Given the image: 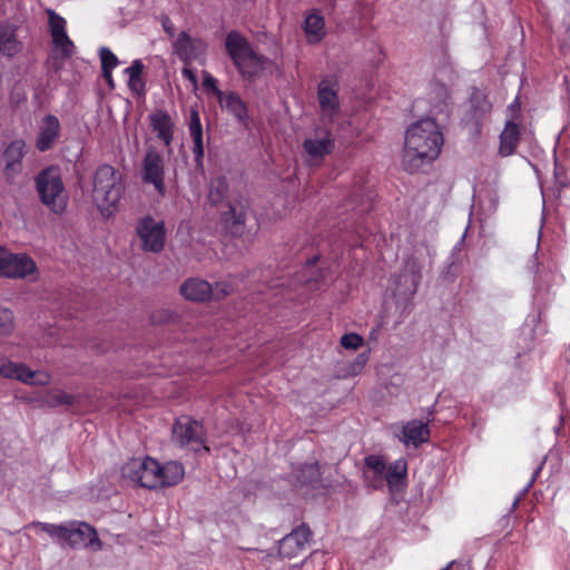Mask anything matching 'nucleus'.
Masks as SVG:
<instances>
[{
  "mask_svg": "<svg viewBox=\"0 0 570 570\" xmlns=\"http://www.w3.org/2000/svg\"><path fill=\"white\" fill-rule=\"evenodd\" d=\"M397 429L395 436L406 448H420L423 443H426L430 439V429L428 423L420 420H411L405 423L394 425Z\"/></svg>",
  "mask_w": 570,
  "mask_h": 570,
  "instance_id": "obj_12",
  "label": "nucleus"
},
{
  "mask_svg": "<svg viewBox=\"0 0 570 570\" xmlns=\"http://www.w3.org/2000/svg\"><path fill=\"white\" fill-rule=\"evenodd\" d=\"M303 149L306 153V164L308 166L320 165L326 155L332 154L334 149V139L327 131L322 138H307L303 142Z\"/></svg>",
  "mask_w": 570,
  "mask_h": 570,
  "instance_id": "obj_15",
  "label": "nucleus"
},
{
  "mask_svg": "<svg viewBox=\"0 0 570 570\" xmlns=\"http://www.w3.org/2000/svg\"><path fill=\"white\" fill-rule=\"evenodd\" d=\"M377 332H379V330H373V331H371V333H370V340H375V338H376V335H377Z\"/></svg>",
  "mask_w": 570,
  "mask_h": 570,
  "instance_id": "obj_53",
  "label": "nucleus"
},
{
  "mask_svg": "<svg viewBox=\"0 0 570 570\" xmlns=\"http://www.w3.org/2000/svg\"><path fill=\"white\" fill-rule=\"evenodd\" d=\"M14 330V317L11 309L0 306V335H10Z\"/></svg>",
  "mask_w": 570,
  "mask_h": 570,
  "instance_id": "obj_35",
  "label": "nucleus"
},
{
  "mask_svg": "<svg viewBox=\"0 0 570 570\" xmlns=\"http://www.w3.org/2000/svg\"><path fill=\"white\" fill-rule=\"evenodd\" d=\"M99 58L101 70H114L119 65L117 56L107 47L99 49Z\"/></svg>",
  "mask_w": 570,
  "mask_h": 570,
  "instance_id": "obj_36",
  "label": "nucleus"
},
{
  "mask_svg": "<svg viewBox=\"0 0 570 570\" xmlns=\"http://www.w3.org/2000/svg\"><path fill=\"white\" fill-rule=\"evenodd\" d=\"M407 475V461L404 458H400L387 465L385 478L386 485L391 491L399 489L404 484Z\"/></svg>",
  "mask_w": 570,
  "mask_h": 570,
  "instance_id": "obj_24",
  "label": "nucleus"
},
{
  "mask_svg": "<svg viewBox=\"0 0 570 570\" xmlns=\"http://www.w3.org/2000/svg\"><path fill=\"white\" fill-rule=\"evenodd\" d=\"M544 462H546V459H543L539 465L534 469V471L532 472V475H531V479L529 480V482L523 487V489L519 492V494L515 497V499L513 500L512 502V509H515L517 505L519 504L521 498L523 495H525L529 490L533 487V483L535 482L537 478L540 475L541 471H542V468L544 465Z\"/></svg>",
  "mask_w": 570,
  "mask_h": 570,
  "instance_id": "obj_41",
  "label": "nucleus"
},
{
  "mask_svg": "<svg viewBox=\"0 0 570 570\" xmlns=\"http://www.w3.org/2000/svg\"><path fill=\"white\" fill-rule=\"evenodd\" d=\"M444 142L443 134L432 117L421 118L405 131L403 165L407 171H416L435 160Z\"/></svg>",
  "mask_w": 570,
  "mask_h": 570,
  "instance_id": "obj_1",
  "label": "nucleus"
},
{
  "mask_svg": "<svg viewBox=\"0 0 570 570\" xmlns=\"http://www.w3.org/2000/svg\"><path fill=\"white\" fill-rule=\"evenodd\" d=\"M47 14L49 18V32L51 37L68 35L66 31L67 22L63 17L52 9H48Z\"/></svg>",
  "mask_w": 570,
  "mask_h": 570,
  "instance_id": "obj_32",
  "label": "nucleus"
},
{
  "mask_svg": "<svg viewBox=\"0 0 570 570\" xmlns=\"http://www.w3.org/2000/svg\"><path fill=\"white\" fill-rule=\"evenodd\" d=\"M302 551L303 549H301L299 543H297L289 533L278 542V553L282 558L292 559L297 557Z\"/></svg>",
  "mask_w": 570,
  "mask_h": 570,
  "instance_id": "obj_31",
  "label": "nucleus"
},
{
  "mask_svg": "<svg viewBox=\"0 0 570 570\" xmlns=\"http://www.w3.org/2000/svg\"><path fill=\"white\" fill-rule=\"evenodd\" d=\"M326 464L320 465L318 462L305 463L294 470L296 482L301 487H309L312 489H326L331 482L323 475Z\"/></svg>",
  "mask_w": 570,
  "mask_h": 570,
  "instance_id": "obj_13",
  "label": "nucleus"
},
{
  "mask_svg": "<svg viewBox=\"0 0 570 570\" xmlns=\"http://www.w3.org/2000/svg\"><path fill=\"white\" fill-rule=\"evenodd\" d=\"M180 294L188 301L203 303L210 299L213 285L205 279L191 277L180 285Z\"/></svg>",
  "mask_w": 570,
  "mask_h": 570,
  "instance_id": "obj_20",
  "label": "nucleus"
},
{
  "mask_svg": "<svg viewBox=\"0 0 570 570\" xmlns=\"http://www.w3.org/2000/svg\"><path fill=\"white\" fill-rule=\"evenodd\" d=\"M364 344V338L357 333H346L341 337V345L346 350H357Z\"/></svg>",
  "mask_w": 570,
  "mask_h": 570,
  "instance_id": "obj_42",
  "label": "nucleus"
},
{
  "mask_svg": "<svg viewBox=\"0 0 570 570\" xmlns=\"http://www.w3.org/2000/svg\"><path fill=\"white\" fill-rule=\"evenodd\" d=\"M220 107L232 114L239 122H246L248 118L247 107L238 94L234 91L224 94L223 105H220Z\"/></svg>",
  "mask_w": 570,
  "mask_h": 570,
  "instance_id": "obj_27",
  "label": "nucleus"
},
{
  "mask_svg": "<svg viewBox=\"0 0 570 570\" xmlns=\"http://www.w3.org/2000/svg\"><path fill=\"white\" fill-rule=\"evenodd\" d=\"M144 71V63L140 59H136L129 67L125 69L128 76V87L131 91L140 94L145 89V82L141 78Z\"/></svg>",
  "mask_w": 570,
  "mask_h": 570,
  "instance_id": "obj_28",
  "label": "nucleus"
},
{
  "mask_svg": "<svg viewBox=\"0 0 570 570\" xmlns=\"http://www.w3.org/2000/svg\"><path fill=\"white\" fill-rule=\"evenodd\" d=\"M41 202L53 213L61 214L68 204V194L58 169L50 167L42 170L36 179Z\"/></svg>",
  "mask_w": 570,
  "mask_h": 570,
  "instance_id": "obj_6",
  "label": "nucleus"
},
{
  "mask_svg": "<svg viewBox=\"0 0 570 570\" xmlns=\"http://www.w3.org/2000/svg\"><path fill=\"white\" fill-rule=\"evenodd\" d=\"M181 75H183V77H184L186 80L190 81L193 85H195V86L197 85V78H196V75H195V72H194L191 69H189V68H184V69L181 70Z\"/></svg>",
  "mask_w": 570,
  "mask_h": 570,
  "instance_id": "obj_48",
  "label": "nucleus"
},
{
  "mask_svg": "<svg viewBox=\"0 0 570 570\" xmlns=\"http://www.w3.org/2000/svg\"><path fill=\"white\" fill-rule=\"evenodd\" d=\"M226 52L240 77L245 80L257 78L265 69L266 58L254 50L249 41L237 30L225 37Z\"/></svg>",
  "mask_w": 570,
  "mask_h": 570,
  "instance_id": "obj_5",
  "label": "nucleus"
},
{
  "mask_svg": "<svg viewBox=\"0 0 570 570\" xmlns=\"http://www.w3.org/2000/svg\"><path fill=\"white\" fill-rule=\"evenodd\" d=\"M303 30L309 43H318L325 36L324 18L316 11L309 12L305 17Z\"/></svg>",
  "mask_w": 570,
  "mask_h": 570,
  "instance_id": "obj_23",
  "label": "nucleus"
},
{
  "mask_svg": "<svg viewBox=\"0 0 570 570\" xmlns=\"http://www.w3.org/2000/svg\"><path fill=\"white\" fill-rule=\"evenodd\" d=\"M26 153V142L22 139L11 141L3 153L6 161L4 174L8 180H12L21 171V160Z\"/></svg>",
  "mask_w": 570,
  "mask_h": 570,
  "instance_id": "obj_19",
  "label": "nucleus"
},
{
  "mask_svg": "<svg viewBox=\"0 0 570 570\" xmlns=\"http://www.w3.org/2000/svg\"><path fill=\"white\" fill-rule=\"evenodd\" d=\"M101 73L106 82L114 88L112 70H101Z\"/></svg>",
  "mask_w": 570,
  "mask_h": 570,
  "instance_id": "obj_49",
  "label": "nucleus"
},
{
  "mask_svg": "<svg viewBox=\"0 0 570 570\" xmlns=\"http://www.w3.org/2000/svg\"><path fill=\"white\" fill-rule=\"evenodd\" d=\"M222 220L225 229L233 236L242 235L246 220L245 206L238 208L236 205L229 204L228 210L222 215Z\"/></svg>",
  "mask_w": 570,
  "mask_h": 570,
  "instance_id": "obj_21",
  "label": "nucleus"
},
{
  "mask_svg": "<svg viewBox=\"0 0 570 570\" xmlns=\"http://www.w3.org/2000/svg\"><path fill=\"white\" fill-rule=\"evenodd\" d=\"M136 230L144 250L151 253L163 250L166 237L164 222H157L147 215L137 222Z\"/></svg>",
  "mask_w": 570,
  "mask_h": 570,
  "instance_id": "obj_10",
  "label": "nucleus"
},
{
  "mask_svg": "<svg viewBox=\"0 0 570 570\" xmlns=\"http://www.w3.org/2000/svg\"><path fill=\"white\" fill-rule=\"evenodd\" d=\"M233 291L234 288L229 281L216 282L215 285H213V294L210 295V299L222 301L230 295Z\"/></svg>",
  "mask_w": 570,
  "mask_h": 570,
  "instance_id": "obj_37",
  "label": "nucleus"
},
{
  "mask_svg": "<svg viewBox=\"0 0 570 570\" xmlns=\"http://www.w3.org/2000/svg\"><path fill=\"white\" fill-rule=\"evenodd\" d=\"M303 282L306 283V284H309L312 282H317V279L313 278V277H308V278H304Z\"/></svg>",
  "mask_w": 570,
  "mask_h": 570,
  "instance_id": "obj_54",
  "label": "nucleus"
},
{
  "mask_svg": "<svg viewBox=\"0 0 570 570\" xmlns=\"http://www.w3.org/2000/svg\"><path fill=\"white\" fill-rule=\"evenodd\" d=\"M124 478L146 489L173 487L179 483L185 474L181 463L169 461L160 464L150 456L134 458L121 469Z\"/></svg>",
  "mask_w": 570,
  "mask_h": 570,
  "instance_id": "obj_2",
  "label": "nucleus"
},
{
  "mask_svg": "<svg viewBox=\"0 0 570 570\" xmlns=\"http://www.w3.org/2000/svg\"><path fill=\"white\" fill-rule=\"evenodd\" d=\"M188 130L190 136H203L200 116L197 109L191 108L189 114Z\"/></svg>",
  "mask_w": 570,
  "mask_h": 570,
  "instance_id": "obj_44",
  "label": "nucleus"
},
{
  "mask_svg": "<svg viewBox=\"0 0 570 570\" xmlns=\"http://www.w3.org/2000/svg\"><path fill=\"white\" fill-rule=\"evenodd\" d=\"M453 567H458V568H462V570L466 567L465 563H462V562H458L455 560L453 561H450L444 568L440 569V570H450L452 569Z\"/></svg>",
  "mask_w": 570,
  "mask_h": 570,
  "instance_id": "obj_50",
  "label": "nucleus"
},
{
  "mask_svg": "<svg viewBox=\"0 0 570 570\" xmlns=\"http://www.w3.org/2000/svg\"><path fill=\"white\" fill-rule=\"evenodd\" d=\"M37 271L35 261L26 253H12L0 245V277L23 279Z\"/></svg>",
  "mask_w": 570,
  "mask_h": 570,
  "instance_id": "obj_8",
  "label": "nucleus"
},
{
  "mask_svg": "<svg viewBox=\"0 0 570 570\" xmlns=\"http://www.w3.org/2000/svg\"><path fill=\"white\" fill-rule=\"evenodd\" d=\"M53 51V59L60 58L61 60H67L71 58L76 51V46L73 41L69 38L68 35L55 36L51 37Z\"/></svg>",
  "mask_w": 570,
  "mask_h": 570,
  "instance_id": "obj_29",
  "label": "nucleus"
},
{
  "mask_svg": "<svg viewBox=\"0 0 570 570\" xmlns=\"http://www.w3.org/2000/svg\"><path fill=\"white\" fill-rule=\"evenodd\" d=\"M193 154L195 158V163L197 166L202 165L203 157H204V142H203V136H193Z\"/></svg>",
  "mask_w": 570,
  "mask_h": 570,
  "instance_id": "obj_45",
  "label": "nucleus"
},
{
  "mask_svg": "<svg viewBox=\"0 0 570 570\" xmlns=\"http://www.w3.org/2000/svg\"><path fill=\"white\" fill-rule=\"evenodd\" d=\"M0 375L29 385H47L51 380L48 372L32 371L23 363L11 361L0 364Z\"/></svg>",
  "mask_w": 570,
  "mask_h": 570,
  "instance_id": "obj_11",
  "label": "nucleus"
},
{
  "mask_svg": "<svg viewBox=\"0 0 570 570\" xmlns=\"http://www.w3.org/2000/svg\"><path fill=\"white\" fill-rule=\"evenodd\" d=\"M141 179L155 187L160 196H165V166L163 155L154 147L146 150L141 161Z\"/></svg>",
  "mask_w": 570,
  "mask_h": 570,
  "instance_id": "obj_9",
  "label": "nucleus"
},
{
  "mask_svg": "<svg viewBox=\"0 0 570 570\" xmlns=\"http://www.w3.org/2000/svg\"><path fill=\"white\" fill-rule=\"evenodd\" d=\"M449 98V90L444 83L435 81L430 85L429 99L431 112L436 115L448 112Z\"/></svg>",
  "mask_w": 570,
  "mask_h": 570,
  "instance_id": "obj_25",
  "label": "nucleus"
},
{
  "mask_svg": "<svg viewBox=\"0 0 570 570\" xmlns=\"http://www.w3.org/2000/svg\"><path fill=\"white\" fill-rule=\"evenodd\" d=\"M228 191V184L224 177L212 180L208 191V200L217 205L224 200Z\"/></svg>",
  "mask_w": 570,
  "mask_h": 570,
  "instance_id": "obj_30",
  "label": "nucleus"
},
{
  "mask_svg": "<svg viewBox=\"0 0 570 570\" xmlns=\"http://www.w3.org/2000/svg\"><path fill=\"white\" fill-rule=\"evenodd\" d=\"M364 482L367 488L372 490H381L386 485L385 473L376 474L373 472H363Z\"/></svg>",
  "mask_w": 570,
  "mask_h": 570,
  "instance_id": "obj_40",
  "label": "nucleus"
},
{
  "mask_svg": "<svg viewBox=\"0 0 570 570\" xmlns=\"http://www.w3.org/2000/svg\"><path fill=\"white\" fill-rule=\"evenodd\" d=\"M33 527L49 534L62 548H94L99 550L101 542L94 527L82 521H70L55 524L35 522Z\"/></svg>",
  "mask_w": 570,
  "mask_h": 570,
  "instance_id": "obj_4",
  "label": "nucleus"
},
{
  "mask_svg": "<svg viewBox=\"0 0 570 570\" xmlns=\"http://www.w3.org/2000/svg\"><path fill=\"white\" fill-rule=\"evenodd\" d=\"M21 45L17 40L16 28L10 24H0V52L12 58L20 51Z\"/></svg>",
  "mask_w": 570,
  "mask_h": 570,
  "instance_id": "obj_26",
  "label": "nucleus"
},
{
  "mask_svg": "<svg viewBox=\"0 0 570 570\" xmlns=\"http://www.w3.org/2000/svg\"><path fill=\"white\" fill-rule=\"evenodd\" d=\"M364 471L382 474L386 472L387 465L383 456L377 454L367 455L364 460Z\"/></svg>",
  "mask_w": 570,
  "mask_h": 570,
  "instance_id": "obj_34",
  "label": "nucleus"
},
{
  "mask_svg": "<svg viewBox=\"0 0 570 570\" xmlns=\"http://www.w3.org/2000/svg\"><path fill=\"white\" fill-rule=\"evenodd\" d=\"M173 47L181 61L190 63L205 51L206 46L202 39L191 38L187 31H181Z\"/></svg>",
  "mask_w": 570,
  "mask_h": 570,
  "instance_id": "obj_16",
  "label": "nucleus"
},
{
  "mask_svg": "<svg viewBox=\"0 0 570 570\" xmlns=\"http://www.w3.org/2000/svg\"><path fill=\"white\" fill-rule=\"evenodd\" d=\"M370 360V351L360 353L347 366V374L355 376L360 374Z\"/></svg>",
  "mask_w": 570,
  "mask_h": 570,
  "instance_id": "obj_39",
  "label": "nucleus"
},
{
  "mask_svg": "<svg viewBox=\"0 0 570 570\" xmlns=\"http://www.w3.org/2000/svg\"><path fill=\"white\" fill-rule=\"evenodd\" d=\"M203 85L206 89L212 90L213 94L216 96L219 105H223L225 92L218 88V80L208 71H203Z\"/></svg>",
  "mask_w": 570,
  "mask_h": 570,
  "instance_id": "obj_38",
  "label": "nucleus"
},
{
  "mask_svg": "<svg viewBox=\"0 0 570 570\" xmlns=\"http://www.w3.org/2000/svg\"><path fill=\"white\" fill-rule=\"evenodd\" d=\"M173 440L181 448H187L194 452L204 450L209 451L205 444V433L203 425L190 419L189 416H181L175 421L173 428Z\"/></svg>",
  "mask_w": 570,
  "mask_h": 570,
  "instance_id": "obj_7",
  "label": "nucleus"
},
{
  "mask_svg": "<svg viewBox=\"0 0 570 570\" xmlns=\"http://www.w3.org/2000/svg\"><path fill=\"white\" fill-rule=\"evenodd\" d=\"M411 273H412V283L414 286L413 293H415L422 275H421V271L415 266V264H413V266L411 267Z\"/></svg>",
  "mask_w": 570,
  "mask_h": 570,
  "instance_id": "obj_47",
  "label": "nucleus"
},
{
  "mask_svg": "<svg viewBox=\"0 0 570 570\" xmlns=\"http://www.w3.org/2000/svg\"><path fill=\"white\" fill-rule=\"evenodd\" d=\"M150 126L157 138L169 146L174 140L175 122L170 115L163 109H157L149 115Z\"/></svg>",
  "mask_w": 570,
  "mask_h": 570,
  "instance_id": "obj_18",
  "label": "nucleus"
},
{
  "mask_svg": "<svg viewBox=\"0 0 570 570\" xmlns=\"http://www.w3.org/2000/svg\"><path fill=\"white\" fill-rule=\"evenodd\" d=\"M317 259H318V257L314 256L306 262V265L304 266L305 274H307L315 266Z\"/></svg>",
  "mask_w": 570,
  "mask_h": 570,
  "instance_id": "obj_51",
  "label": "nucleus"
},
{
  "mask_svg": "<svg viewBox=\"0 0 570 570\" xmlns=\"http://www.w3.org/2000/svg\"><path fill=\"white\" fill-rule=\"evenodd\" d=\"M46 402L50 406L71 405V404H73L75 399L72 395H70L63 391L52 390L47 393Z\"/></svg>",
  "mask_w": 570,
  "mask_h": 570,
  "instance_id": "obj_33",
  "label": "nucleus"
},
{
  "mask_svg": "<svg viewBox=\"0 0 570 570\" xmlns=\"http://www.w3.org/2000/svg\"><path fill=\"white\" fill-rule=\"evenodd\" d=\"M519 139V126L514 121L508 120L505 122L504 129L500 135L499 154L503 157L511 156L517 149Z\"/></svg>",
  "mask_w": 570,
  "mask_h": 570,
  "instance_id": "obj_22",
  "label": "nucleus"
},
{
  "mask_svg": "<svg viewBox=\"0 0 570 570\" xmlns=\"http://www.w3.org/2000/svg\"><path fill=\"white\" fill-rule=\"evenodd\" d=\"M317 98L323 115L333 118L340 111L338 82L335 78L323 79L318 83Z\"/></svg>",
  "mask_w": 570,
  "mask_h": 570,
  "instance_id": "obj_14",
  "label": "nucleus"
},
{
  "mask_svg": "<svg viewBox=\"0 0 570 570\" xmlns=\"http://www.w3.org/2000/svg\"><path fill=\"white\" fill-rule=\"evenodd\" d=\"M125 189L124 176L115 167L104 164L96 169L92 176V200L102 217L114 216Z\"/></svg>",
  "mask_w": 570,
  "mask_h": 570,
  "instance_id": "obj_3",
  "label": "nucleus"
},
{
  "mask_svg": "<svg viewBox=\"0 0 570 570\" xmlns=\"http://www.w3.org/2000/svg\"><path fill=\"white\" fill-rule=\"evenodd\" d=\"M515 107H519V99L515 98L514 101L509 106L510 109H514Z\"/></svg>",
  "mask_w": 570,
  "mask_h": 570,
  "instance_id": "obj_52",
  "label": "nucleus"
},
{
  "mask_svg": "<svg viewBox=\"0 0 570 570\" xmlns=\"http://www.w3.org/2000/svg\"><path fill=\"white\" fill-rule=\"evenodd\" d=\"M160 21H161V26H163L164 31L169 37H174L175 36V24L171 21V19L167 14H163L161 18H160Z\"/></svg>",
  "mask_w": 570,
  "mask_h": 570,
  "instance_id": "obj_46",
  "label": "nucleus"
},
{
  "mask_svg": "<svg viewBox=\"0 0 570 570\" xmlns=\"http://www.w3.org/2000/svg\"><path fill=\"white\" fill-rule=\"evenodd\" d=\"M292 538L299 543L301 549H304L312 537V531L306 524H302L294 529L291 533Z\"/></svg>",
  "mask_w": 570,
  "mask_h": 570,
  "instance_id": "obj_43",
  "label": "nucleus"
},
{
  "mask_svg": "<svg viewBox=\"0 0 570 570\" xmlns=\"http://www.w3.org/2000/svg\"><path fill=\"white\" fill-rule=\"evenodd\" d=\"M60 121L55 115H47L39 126L36 148L39 151L49 150L60 136Z\"/></svg>",
  "mask_w": 570,
  "mask_h": 570,
  "instance_id": "obj_17",
  "label": "nucleus"
}]
</instances>
